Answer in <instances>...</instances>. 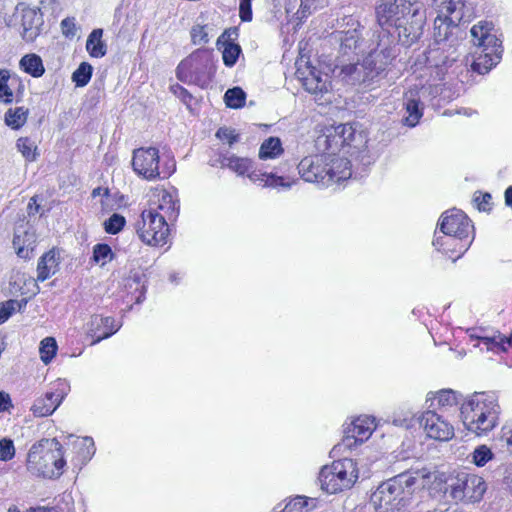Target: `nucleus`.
I'll return each instance as SVG.
<instances>
[{"label":"nucleus","instance_id":"f257e3e1","mask_svg":"<svg viewBox=\"0 0 512 512\" xmlns=\"http://www.w3.org/2000/svg\"><path fill=\"white\" fill-rule=\"evenodd\" d=\"M376 19L388 33L393 29L402 45L411 46L423 35L426 9L420 0H394L377 6Z\"/></svg>","mask_w":512,"mask_h":512},{"label":"nucleus","instance_id":"f03ea898","mask_svg":"<svg viewBox=\"0 0 512 512\" xmlns=\"http://www.w3.org/2000/svg\"><path fill=\"white\" fill-rule=\"evenodd\" d=\"M461 21L460 15L452 17L436 16L434 20V43L426 53V61L432 69L431 75L437 80H443L445 74L456 61V44Z\"/></svg>","mask_w":512,"mask_h":512},{"label":"nucleus","instance_id":"7ed1b4c3","mask_svg":"<svg viewBox=\"0 0 512 512\" xmlns=\"http://www.w3.org/2000/svg\"><path fill=\"white\" fill-rule=\"evenodd\" d=\"M416 478L409 472L401 473L381 483L371 494L375 512H422L413 505L412 486Z\"/></svg>","mask_w":512,"mask_h":512},{"label":"nucleus","instance_id":"20e7f679","mask_svg":"<svg viewBox=\"0 0 512 512\" xmlns=\"http://www.w3.org/2000/svg\"><path fill=\"white\" fill-rule=\"evenodd\" d=\"M464 426L478 436L492 431L499 422L500 406L492 392H475L461 405Z\"/></svg>","mask_w":512,"mask_h":512},{"label":"nucleus","instance_id":"39448f33","mask_svg":"<svg viewBox=\"0 0 512 512\" xmlns=\"http://www.w3.org/2000/svg\"><path fill=\"white\" fill-rule=\"evenodd\" d=\"M394 57L391 47H385L380 51L371 49L362 63H346L345 59H338L333 73L350 85L369 83L385 70Z\"/></svg>","mask_w":512,"mask_h":512},{"label":"nucleus","instance_id":"423d86ee","mask_svg":"<svg viewBox=\"0 0 512 512\" xmlns=\"http://www.w3.org/2000/svg\"><path fill=\"white\" fill-rule=\"evenodd\" d=\"M65 465L63 446L55 438L33 444L27 454L26 469L36 477L57 479Z\"/></svg>","mask_w":512,"mask_h":512},{"label":"nucleus","instance_id":"0eeeda50","mask_svg":"<svg viewBox=\"0 0 512 512\" xmlns=\"http://www.w3.org/2000/svg\"><path fill=\"white\" fill-rule=\"evenodd\" d=\"M492 30L493 24L488 21H480L470 30L475 46L471 68L479 74L488 73L502 58V40L492 33Z\"/></svg>","mask_w":512,"mask_h":512},{"label":"nucleus","instance_id":"6e6552de","mask_svg":"<svg viewBox=\"0 0 512 512\" xmlns=\"http://www.w3.org/2000/svg\"><path fill=\"white\" fill-rule=\"evenodd\" d=\"M367 142L366 133L348 123L327 128L315 141L319 150L331 153L345 150L351 156L365 151Z\"/></svg>","mask_w":512,"mask_h":512},{"label":"nucleus","instance_id":"1a4fd4ad","mask_svg":"<svg viewBox=\"0 0 512 512\" xmlns=\"http://www.w3.org/2000/svg\"><path fill=\"white\" fill-rule=\"evenodd\" d=\"M210 164L211 166L220 165L221 168H228L238 176H247L252 183L262 187H282L288 189L297 181L290 176L261 172L256 169L251 159L236 155H221L218 159L211 161Z\"/></svg>","mask_w":512,"mask_h":512},{"label":"nucleus","instance_id":"9d476101","mask_svg":"<svg viewBox=\"0 0 512 512\" xmlns=\"http://www.w3.org/2000/svg\"><path fill=\"white\" fill-rule=\"evenodd\" d=\"M216 72L212 51L197 49L183 59L176 68L177 79L186 84L207 87Z\"/></svg>","mask_w":512,"mask_h":512},{"label":"nucleus","instance_id":"9b49d317","mask_svg":"<svg viewBox=\"0 0 512 512\" xmlns=\"http://www.w3.org/2000/svg\"><path fill=\"white\" fill-rule=\"evenodd\" d=\"M358 479L357 464L353 459L344 458L324 466L319 473L322 490L335 494L351 488Z\"/></svg>","mask_w":512,"mask_h":512},{"label":"nucleus","instance_id":"f8f14e48","mask_svg":"<svg viewBox=\"0 0 512 512\" xmlns=\"http://www.w3.org/2000/svg\"><path fill=\"white\" fill-rule=\"evenodd\" d=\"M338 30L334 33L335 39L340 42L339 59H353L355 56L364 54L367 50L366 41L361 36L363 26L358 18L349 15L344 16L337 23Z\"/></svg>","mask_w":512,"mask_h":512},{"label":"nucleus","instance_id":"ddd939ff","mask_svg":"<svg viewBox=\"0 0 512 512\" xmlns=\"http://www.w3.org/2000/svg\"><path fill=\"white\" fill-rule=\"evenodd\" d=\"M132 165L134 171L147 180H153L157 177L168 178L176 169L173 160L166 162L162 168H160L159 151L154 147L135 150Z\"/></svg>","mask_w":512,"mask_h":512},{"label":"nucleus","instance_id":"4468645a","mask_svg":"<svg viewBox=\"0 0 512 512\" xmlns=\"http://www.w3.org/2000/svg\"><path fill=\"white\" fill-rule=\"evenodd\" d=\"M139 239L150 246H163L167 243L169 225L164 218L151 211L143 210L134 224Z\"/></svg>","mask_w":512,"mask_h":512},{"label":"nucleus","instance_id":"2eb2a0df","mask_svg":"<svg viewBox=\"0 0 512 512\" xmlns=\"http://www.w3.org/2000/svg\"><path fill=\"white\" fill-rule=\"evenodd\" d=\"M446 491L456 502H478L486 491L484 479L475 474L459 473L448 484Z\"/></svg>","mask_w":512,"mask_h":512},{"label":"nucleus","instance_id":"dca6fc26","mask_svg":"<svg viewBox=\"0 0 512 512\" xmlns=\"http://www.w3.org/2000/svg\"><path fill=\"white\" fill-rule=\"evenodd\" d=\"M327 166H329V155L323 153L303 158L297 168L304 181L329 186L331 176H327Z\"/></svg>","mask_w":512,"mask_h":512},{"label":"nucleus","instance_id":"f3484780","mask_svg":"<svg viewBox=\"0 0 512 512\" xmlns=\"http://www.w3.org/2000/svg\"><path fill=\"white\" fill-rule=\"evenodd\" d=\"M437 226L438 231L443 233L474 238V226L471 220L462 210L456 208L443 212Z\"/></svg>","mask_w":512,"mask_h":512},{"label":"nucleus","instance_id":"a211bd4d","mask_svg":"<svg viewBox=\"0 0 512 512\" xmlns=\"http://www.w3.org/2000/svg\"><path fill=\"white\" fill-rule=\"evenodd\" d=\"M420 426L428 438L436 441L446 442L454 437L453 425L434 410H427L422 414Z\"/></svg>","mask_w":512,"mask_h":512},{"label":"nucleus","instance_id":"6ab92c4d","mask_svg":"<svg viewBox=\"0 0 512 512\" xmlns=\"http://www.w3.org/2000/svg\"><path fill=\"white\" fill-rule=\"evenodd\" d=\"M473 239L436 230L432 244L437 251L445 254L455 262L469 249Z\"/></svg>","mask_w":512,"mask_h":512},{"label":"nucleus","instance_id":"aec40b11","mask_svg":"<svg viewBox=\"0 0 512 512\" xmlns=\"http://www.w3.org/2000/svg\"><path fill=\"white\" fill-rule=\"evenodd\" d=\"M307 73L299 66L297 77L301 80L306 91L322 99L325 94L331 91L332 84L328 74L318 71L315 67L307 66Z\"/></svg>","mask_w":512,"mask_h":512},{"label":"nucleus","instance_id":"412c9836","mask_svg":"<svg viewBox=\"0 0 512 512\" xmlns=\"http://www.w3.org/2000/svg\"><path fill=\"white\" fill-rule=\"evenodd\" d=\"M69 385L65 380L58 379L54 384V390L49 391L43 398L37 399L31 410L35 416L44 417L51 415L61 404L69 391Z\"/></svg>","mask_w":512,"mask_h":512},{"label":"nucleus","instance_id":"4be33fe9","mask_svg":"<svg viewBox=\"0 0 512 512\" xmlns=\"http://www.w3.org/2000/svg\"><path fill=\"white\" fill-rule=\"evenodd\" d=\"M179 201L176 196L166 190H160L153 194L149 208L154 214H158L164 218V221H175L179 214Z\"/></svg>","mask_w":512,"mask_h":512},{"label":"nucleus","instance_id":"5701e85b","mask_svg":"<svg viewBox=\"0 0 512 512\" xmlns=\"http://www.w3.org/2000/svg\"><path fill=\"white\" fill-rule=\"evenodd\" d=\"M375 419L370 416H359L352 421L345 430L343 445L352 448L368 440L375 430Z\"/></svg>","mask_w":512,"mask_h":512},{"label":"nucleus","instance_id":"b1692460","mask_svg":"<svg viewBox=\"0 0 512 512\" xmlns=\"http://www.w3.org/2000/svg\"><path fill=\"white\" fill-rule=\"evenodd\" d=\"M120 327L112 317L92 315L87 322V335L93 339L92 344H97L115 334Z\"/></svg>","mask_w":512,"mask_h":512},{"label":"nucleus","instance_id":"393cba45","mask_svg":"<svg viewBox=\"0 0 512 512\" xmlns=\"http://www.w3.org/2000/svg\"><path fill=\"white\" fill-rule=\"evenodd\" d=\"M405 116L403 124L408 127H415L423 116L424 105L421 102L420 89H409L404 94Z\"/></svg>","mask_w":512,"mask_h":512},{"label":"nucleus","instance_id":"a878e982","mask_svg":"<svg viewBox=\"0 0 512 512\" xmlns=\"http://www.w3.org/2000/svg\"><path fill=\"white\" fill-rule=\"evenodd\" d=\"M329 166L327 176H331V183L348 180L352 176L351 163L347 158L335 157V153L328 152Z\"/></svg>","mask_w":512,"mask_h":512},{"label":"nucleus","instance_id":"bb28decb","mask_svg":"<svg viewBox=\"0 0 512 512\" xmlns=\"http://www.w3.org/2000/svg\"><path fill=\"white\" fill-rule=\"evenodd\" d=\"M59 256L54 249L43 254L37 265V280L45 281L58 271Z\"/></svg>","mask_w":512,"mask_h":512},{"label":"nucleus","instance_id":"cd10ccee","mask_svg":"<svg viewBox=\"0 0 512 512\" xmlns=\"http://www.w3.org/2000/svg\"><path fill=\"white\" fill-rule=\"evenodd\" d=\"M471 338H475L478 340L477 344H474L475 347H480L483 344L487 350L492 351H506V345L510 346L512 339L511 337H505L500 334L494 336H482V335H470Z\"/></svg>","mask_w":512,"mask_h":512},{"label":"nucleus","instance_id":"c85d7f7f","mask_svg":"<svg viewBox=\"0 0 512 512\" xmlns=\"http://www.w3.org/2000/svg\"><path fill=\"white\" fill-rule=\"evenodd\" d=\"M432 7L437 12V16L441 14L446 18L458 14L462 17L463 0H433Z\"/></svg>","mask_w":512,"mask_h":512},{"label":"nucleus","instance_id":"c756f323","mask_svg":"<svg viewBox=\"0 0 512 512\" xmlns=\"http://www.w3.org/2000/svg\"><path fill=\"white\" fill-rule=\"evenodd\" d=\"M432 400L430 406H438L439 408L453 407L458 404L457 393L452 389H443L436 393L430 392L427 395V401Z\"/></svg>","mask_w":512,"mask_h":512},{"label":"nucleus","instance_id":"7c9ffc66","mask_svg":"<svg viewBox=\"0 0 512 512\" xmlns=\"http://www.w3.org/2000/svg\"><path fill=\"white\" fill-rule=\"evenodd\" d=\"M103 30L94 29L86 41V50L94 58H101L106 54V45L102 41Z\"/></svg>","mask_w":512,"mask_h":512},{"label":"nucleus","instance_id":"2f4dec72","mask_svg":"<svg viewBox=\"0 0 512 512\" xmlns=\"http://www.w3.org/2000/svg\"><path fill=\"white\" fill-rule=\"evenodd\" d=\"M19 65L24 72L35 78L41 77L45 72L42 59L36 54H27L23 56Z\"/></svg>","mask_w":512,"mask_h":512},{"label":"nucleus","instance_id":"473e14b6","mask_svg":"<svg viewBox=\"0 0 512 512\" xmlns=\"http://www.w3.org/2000/svg\"><path fill=\"white\" fill-rule=\"evenodd\" d=\"M28 109L25 107L10 108L5 113V124L13 130L23 127L28 118Z\"/></svg>","mask_w":512,"mask_h":512},{"label":"nucleus","instance_id":"72a5a7b5","mask_svg":"<svg viewBox=\"0 0 512 512\" xmlns=\"http://www.w3.org/2000/svg\"><path fill=\"white\" fill-rule=\"evenodd\" d=\"M283 152L282 143L277 137H269L260 146L259 158L261 160L274 159Z\"/></svg>","mask_w":512,"mask_h":512},{"label":"nucleus","instance_id":"f704fd0d","mask_svg":"<svg viewBox=\"0 0 512 512\" xmlns=\"http://www.w3.org/2000/svg\"><path fill=\"white\" fill-rule=\"evenodd\" d=\"M124 288L128 293H138L135 297L136 303H141L145 298L146 287L142 282V276L138 273L129 275L124 280Z\"/></svg>","mask_w":512,"mask_h":512},{"label":"nucleus","instance_id":"c9c22d12","mask_svg":"<svg viewBox=\"0 0 512 512\" xmlns=\"http://www.w3.org/2000/svg\"><path fill=\"white\" fill-rule=\"evenodd\" d=\"M16 148L18 152L28 162H34L38 157V147L29 137H20L16 141Z\"/></svg>","mask_w":512,"mask_h":512},{"label":"nucleus","instance_id":"e433bc0d","mask_svg":"<svg viewBox=\"0 0 512 512\" xmlns=\"http://www.w3.org/2000/svg\"><path fill=\"white\" fill-rule=\"evenodd\" d=\"M313 507H315L314 498L296 496L285 505L283 512H308Z\"/></svg>","mask_w":512,"mask_h":512},{"label":"nucleus","instance_id":"4c0bfd02","mask_svg":"<svg viewBox=\"0 0 512 512\" xmlns=\"http://www.w3.org/2000/svg\"><path fill=\"white\" fill-rule=\"evenodd\" d=\"M24 237L32 238L28 233H25ZM27 241L28 243L25 244V241L22 240V237L18 234H15L13 239V245L16 248V253L18 257L23 259H30L34 250V240L28 239Z\"/></svg>","mask_w":512,"mask_h":512},{"label":"nucleus","instance_id":"58836bf2","mask_svg":"<svg viewBox=\"0 0 512 512\" xmlns=\"http://www.w3.org/2000/svg\"><path fill=\"white\" fill-rule=\"evenodd\" d=\"M114 253L111 247L106 243H98L93 247L92 259L95 263L100 266H104L108 262L112 261Z\"/></svg>","mask_w":512,"mask_h":512},{"label":"nucleus","instance_id":"ea45409f","mask_svg":"<svg viewBox=\"0 0 512 512\" xmlns=\"http://www.w3.org/2000/svg\"><path fill=\"white\" fill-rule=\"evenodd\" d=\"M245 99L246 94L240 87L228 89L224 95L226 105L234 109L243 107Z\"/></svg>","mask_w":512,"mask_h":512},{"label":"nucleus","instance_id":"a19ab883","mask_svg":"<svg viewBox=\"0 0 512 512\" xmlns=\"http://www.w3.org/2000/svg\"><path fill=\"white\" fill-rule=\"evenodd\" d=\"M93 68L87 62H82L72 74V81L77 87L86 86L92 76Z\"/></svg>","mask_w":512,"mask_h":512},{"label":"nucleus","instance_id":"79ce46f5","mask_svg":"<svg viewBox=\"0 0 512 512\" xmlns=\"http://www.w3.org/2000/svg\"><path fill=\"white\" fill-rule=\"evenodd\" d=\"M25 305V301L15 299L0 303V324L6 322L16 311H20Z\"/></svg>","mask_w":512,"mask_h":512},{"label":"nucleus","instance_id":"37998d69","mask_svg":"<svg viewBox=\"0 0 512 512\" xmlns=\"http://www.w3.org/2000/svg\"><path fill=\"white\" fill-rule=\"evenodd\" d=\"M56 351H57V343L54 338L46 337L41 341L40 347H39V352H40L41 360L45 364H48L51 362V360L56 355Z\"/></svg>","mask_w":512,"mask_h":512},{"label":"nucleus","instance_id":"c03bdc74","mask_svg":"<svg viewBox=\"0 0 512 512\" xmlns=\"http://www.w3.org/2000/svg\"><path fill=\"white\" fill-rule=\"evenodd\" d=\"M240 53L241 47L238 44L232 42L225 43L222 51L224 64L227 67L234 66L239 58Z\"/></svg>","mask_w":512,"mask_h":512},{"label":"nucleus","instance_id":"a18cd8bd","mask_svg":"<svg viewBox=\"0 0 512 512\" xmlns=\"http://www.w3.org/2000/svg\"><path fill=\"white\" fill-rule=\"evenodd\" d=\"M494 457L491 449L486 445H480L474 449L471 454L472 463L478 467L485 466Z\"/></svg>","mask_w":512,"mask_h":512},{"label":"nucleus","instance_id":"49530a36","mask_svg":"<svg viewBox=\"0 0 512 512\" xmlns=\"http://www.w3.org/2000/svg\"><path fill=\"white\" fill-rule=\"evenodd\" d=\"M125 217L121 214L114 213L104 222V229L108 234L115 235L119 233L125 226Z\"/></svg>","mask_w":512,"mask_h":512},{"label":"nucleus","instance_id":"de8ad7c7","mask_svg":"<svg viewBox=\"0 0 512 512\" xmlns=\"http://www.w3.org/2000/svg\"><path fill=\"white\" fill-rule=\"evenodd\" d=\"M9 78V71L6 69H0V101L6 104L13 101V92L7 85Z\"/></svg>","mask_w":512,"mask_h":512},{"label":"nucleus","instance_id":"09e8293b","mask_svg":"<svg viewBox=\"0 0 512 512\" xmlns=\"http://www.w3.org/2000/svg\"><path fill=\"white\" fill-rule=\"evenodd\" d=\"M95 454V445L91 437H84L79 443L81 464H86Z\"/></svg>","mask_w":512,"mask_h":512},{"label":"nucleus","instance_id":"8fccbe9b","mask_svg":"<svg viewBox=\"0 0 512 512\" xmlns=\"http://www.w3.org/2000/svg\"><path fill=\"white\" fill-rule=\"evenodd\" d=\"M36 12L29 10L23 14V37L32 40L36 35V28L33 27V19L36 18Z\"/></svg>","mask_w":512,"mask_h":512},{"label":"nucleus","instance_id":"3c124183","mask_svg":"<svg viewBox=\"0 0 512 512\" xmlns=\"http://www.w3.org/2000/svg\"><path fill=\"white\" fill-rule=\"evenodd\" d=\"M216 137L223 143H227L229 146H232L239 140V134L230 127L219 128L216 132Z\"/></svg>","mask_w":512,"mask_h":512},{"label":"nucleus","instance_id":"603ef678","mask_svg":"<svg viewBox=\"0 0 512 512\" xmlns=\"http://www.w3.org/2000/svg\"><path fill=\"white\" fill-rule=\"evenodd\" d=\"M191 40L195 45H204L209 42L206 26L195 25L191 29Z\"/></svg>","mask_w":512,"mask_h":512},{"label":"nucleus","instance_id":"864d4df0","mask_svg":"<svg viewBox=\"0 0 512 512\" xmlns=\"http://www.w3.org/2000/svg\"><path fill=\"white\" fill-rule=\"evenodd\" d=\"M15 456V447L11 439L3 438L0 440V460L9 461Z\"/></svg>","mask_w":512,"mask_h":512},{"label":"nucleus","instance_id":"5fc2aeb1","mask_svg":"<svg viewBox=\"0 0 512 512\" xmlns=\"http://www.w3.org/2000/svg\"><path fill=\"white\" fill-rule=\"evenodd\" d=\"M252 0H239V16L243 22L252 20Z\"/></svg>","mask_w":512,"mask_h":512},{"label":"nucleus","instance_id":"6e6d98bb","mask_svg":"<svg viewBox=\"0 0 512 512\" xmlns=\"http://www.w3.org/2000/svg\"><path fill=\"white\" fill-rule=\"evenodd\" d=\"M62 33L66 37H73L76 33L74 19L66 18L61 22Z\"/></svg>","mask_w":512,"mask_h":512},{"label":"nucleus","instance_id":"4d7b16f0","mask_svg":"<svg viewBox=\"0 0 512 512\" xmlns=\"http://www.w3.org/2000/svg\"><path fill=\"white\" fill-rule=\"evenodd\" d=\"M500 442L502 443V447H505L506 450L512 454V429H502V435L500 437Z\"/></svg>","mask_w":512,"mask_h":512},{"label":"nucleus","instance_id":"13d9d810","mask_svg":"<svg viewBox=\"0 0 512 512\" xmlns=\"http://www.w3.org/2000/svg\"><path fill=\"white\" fill-rule=\"evenodd\" d=\"M491 195L488 193L485 194H479L478 196H475L474 201L476 202V205L479 210L486 211L488 209V206L491 201Z\"/></svg>","mask_w":512,"mask_h":512},{"label":"nucleus","instance_id":"bf43d9fd","mask_svg":"<svg viewBox=\"0 0 512 512\" xmlns=\"http://www.w3.org/2000/svg\"><path fill=\"white\" fill-rule=\"evenodd\" d=\"M172 92L182 99L183 102L187 103L191 98V94L181 85L176 84L171 86Z\"/></svg>","mask_w":512,"mask_h":512},{"label":"nucleus","instance_id":"052dcab7","mask_svg":"<svg viewBox=\"0 0 512 512\" xmlns=\"http://www.w3.org/2000/svg\"><path fill=\"white\" fill-rule=\"evenodd\" d=\"M11 406V398L9 394L0 391V412L7 411Z\"/></svg>","mask_w":512,"mask_h":512},{"label":"nucleus","instance_id":"680f3d73","mask_svg":"<svg viewBox=\"0 0 512 512\" xmlns=\"http://www.w3.org/2000/svg\"><path fill=\"white\" fill-rule=\"evenodd\" d=\"M59 2L60 0H40V5L44 9H53Z\"/></svg>","mask_w":512,"mask_h":512},{"label":"nucleus","instance_id":"e2e57ef3","mask_svg":"<svg viewBox=\"0 0 512 512\" xmlns=\"http://www.w3.org/2000/svg\"><path fill=\"white\" fill-rule=\"evenodd\" d=\"M310 3H309V0H301V14H302V17H305L306 16V13H310Z\"/></svg>","mask_w":512,"mask_h":512},{"label":"nucleus","instance_id":"0e129e2a","mask_svg":"<svg viewBox=\"0 0 512 512\" xmlns=\"http://www.w3.org/2000/svg\"><path fill=\"white\" fill-rule=\"evenodd\" d=\"M505 203L512 208V186L508 187L505 191Z\"/></svg>","mask_w":512,"mask_h":512},{"label":"nucleus","instance_id":"69168bd1","mask_svg":"<svg viewBox=\"0 0 512 512\" xmlns=\"http://www.w3.org/2000/svg\"><path fill=\"white\" fill-rule=\"evenodd\" d=\"M102 194L105 196H108V189H103L101 187H97V188L93 189V191H92L93 197H96V196H99Z\"/></svg>","mask_w":512,"mask_h":512},{"label":"nucleus","instance_id":"338daca9","mask_svg":"<svg viewBox=\"0 0 512 512\" xmlns=\"http://www.w3.org/2000/svg\"><path fill=\"white\" fill-rule=\"evenodd\" d=\"M29 512H59L56 508L38 507Z\"/></svg>","mask_w":512,"mask_h":512},{"label":"nucleus","instance_id":"774afa93","mask_svg":"<svg viewBox=\"0 0 512 512\" xmlns=\"http://www.w3.org/2000/svg\"><path fill=\"white\" fill-rule=\"evenodd\" d=\"M463 113L467 116H471L472 114L476 113L475 111L469 110V109H463Z\"/></svg>","mask_w":512,"mask_h":512}]
</instances>
